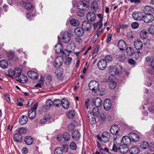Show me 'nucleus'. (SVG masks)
Instances as JSON below:
<instances>
[{"mask_svg":"<svg viewBox=\"0 0 154 154\" xmlns=\"http://www.w3.org/2000/svg\"><path fill=\"white\" fill-rule=\"evenodd\" d=\"M89 89L96 93L99 91L98 89L99 84L97 81L92 80L90 82L88 85Z\"/></svg>","mask_w":154,"mask_h":154,"instance_id":"1","label":"nucleus"},{"mask_svg":"<svg viewBox=\"0 0 154 154\" xmlns=\"http://www.w3.org/2000/svg\"><path fill=\"white\" fill-rule=\"evenodd\" d=\"M110 136L109 134L106 131H105L103 133L101 137L97 136V137L100 141L102 140L104 143H106L109 141Z\"/></svg>","mask_w":154,"mask_h":154,"instance_id":"2","label":"nucleus"},{"mask_svg":"<svg viewBox=\"0 0 154 154\" xmlns=\"http://www.w3.org/2000/svg\"><path fill=\"white\" fill-rule=\"evenodd\" d=\"M38 104L37 103L34 104L31 110L28 112V116L29 119H33L35 118L36 116L35 110L37 109Z\"/></svg>","mask_w":154,"mask_h":154,"instance_id":"3","label":"nucleus"},{"mask_svg":"<svg viewBox=\"0 0 154 154\" xmlns=\"http://www.w3.org/2000/svg\"><path fill=\"white\" fill-rule=\"evenodd\" d=\"M109 73L111 75H120V71L117 67L115 66L110 67L109 69Z\"/></svg>","mask_w":154,"mask_h":154,"instance_id":"4","label":"nucleus"},{"mask_svg":"<svg viewBox=\"0 0 154 154\" xmlns=\"http://www.w3.org/2000/svg\"><path fill=\"white\" fill-rule=\"evenodd\" d=\"M153 16L151 14H146L143 15L142 20L145 23H149L154 20Z\"/></svg>","mask_w":154,"mask_h":154,"instance_id":"5","label":"nucleus"},{"mask_svg":"<svg viewBox=\"0 0 154 154\" xmlns=\"http://www.w3.org/2000/svg\"><path fill=\"white\" fill-rule=\"evenodd\" d=\"M133 18L136 20L140 21L143 19V15L140 12H134L132 14Z\"/></svg>","mask_w":154,"mask_h":154,"instance_id":"6","label":"nucleus"},{"mask_svg":"<svg viewBox=\"0 0 154 154\" xmlns=\"http://www.w3.org/2000/svg\"><path fill=\"white\" fill-rule=\"evenodd\" d=\"M77 7L79 9L81 10H87L89 8V5L82 1H80L78 3Z\"/></svg>","mask_w":154,"mask_h":154,"instance_id":"7","label":"nucleus"},{"mask_svg":"<svg viewBox=\"0 0 154 154\" xmlns=\"http://www.w3.org/2000/svg\"><path fill=\"white\" fill-rule=\"evenodd\" d=\"M97 65L100 69L103 70L106 67L107 63L104 59H101L98 61Z\"/></svg>","mask_w":154,"mask_h":154,"instance_id":"8","label":"nucleus"},{"mask_svg":"<svg viewBox=\"0 0 154 154\" xmlns=\"http://www.w3.org/2000/svg\"><path fill=\"white\" fill-rule=\"evenodd\" d=\"M63 62L62 57L60 56H58L54 60V65L56 67L60 66L62 64Z\"/></svg>","mask_w":154,"mask_h":154,"instance_id":"9","label":"nucleus"},{"mask_svg":"<svg viewBox=\"0 0 154 154\" xmlns=\"http://www.w3.org/2000/svg\"><path fill=\"white\" fill-rule=\"evenodd\" d=\"M104 109L106 111L110 110L111 107V103L110 100L108 99H106L103 103Z\"/></svg>","mask_w":154,"mask_h":154,"instance_id":"10","label":"nucleus"},{"mask_svg":"<svg viewBox=\"0 0 154 154\" xmlns=\"http://www.w3.org/2000/svg\"><path fill=\"white\" fill-rule=\"evenodd\" d=\"M114 144L113 146L112 149L115 152H117L118 150V146L120 144L119 141H121V140H119V138H117V137H114L113 138Z\"/></svg>","mask_w":154,"mask_h":154,"instance_id":"11","label":"nucleus"},{"mask_svg":"<svg viewBox=\"0 0 154 154\" xmlns=\"http://www.w3.org/2000/svg\"><path fill=\"white\" fill-rule=\"evenodd\" d=\"M134 48L138 50L141 49L143 46L142 42L139 39L135 40L134 42Z\"/></svg>","mask_w":154,"mask_h":154,"instance_id":"12","label":"nucleus"},{"mask_svg":"<svg viewBox=\"0 0 154 154\" xmlns=\"http://www.w3.org/2000/svg\"><path fill=\"white\" fill-rule=\"evenodd\" d=\"M119 140H121V141H119L120 143L122 142L124 145L127 146L129 144L131 141L129 136V137L124 136L122 137V139H120Z\"/></svg>","mask_w":154,"mask_h":154,"instance_id":"13","label":"nucleus"},{"mask_svg":"<svg viewBox=\"0 0 154 154\" xmlns=\"http://www.w3.org/2000/svg\"><path fill=\"white\" fill-rule=\"evenodd\" d=\"M70 35L67 32H65L62 36L63 42L65 43L68 42L70 39Z\"/></svg>","mask_w":154,"mask_h":154,"instance_id":"14","label":"nucleus"},{"mask_svg":"<svg viewBox=\"0 0 154 154\" xmlns=\"http://www.w3.org/2000/svg\"><path fill=\"white\" fill-rule=\"evenodd\" d=\"M55 51L57 53H62L64 54H66L65 50L63 51L62 45L60 43H57L55 46Z\"/></svg>","mask_w":154,"mask_h":154,"instance_id":"15","label":"nucleus"},{"mask_svg":"<svg viewBox=\"0 0 154 154\" xmlns=\"http://www.w3.org/2000/svg\"><path fill=\"white\" fill-rule=\"evenodd\" d=\"M74 32L77 36L80 37L83 35L84 31L83 28L78 27L75 29Z\"/></svg>","mask_w":154,"mask_h":154,"instance_id":"16","label":"nucleus"},{"mask_svg":"<svg viewBox=\"0 0 154 154\" xmlns=\"http://www.w3.org/2000/svg\"><path fill=\"white\" fill-rule=\"evenodd\" d=\"M118 47L120 50H124L126 48V44L124 40H119L118 42Z\"/></svg>","mask_w":154,"mask_h":154,"instance_id":"17","label":"nucleus"},{"mask_svg":"<svg viewBox=\"0 0 154 154\" xmlns=\"http://www.w3.org/2000/svg\"><path fill=\"white\" fill-rule=\"evenodd\" d=\"M86 17L88 20L93 21L96 18V14L93 12H88L86 15Z\"/></svg>","mask_w":154,"mask_h":154,"instance_id":"18","label":"nucleus"},{"mask_svg":"<svg viewBox=\"0 0 154 154\" xmlns=\"http://www.w3.org/2000/svg\"><path fill=\"white\" fill-rule=\"evenodd\" d=\"M92 103L97 107H100L102 104V100L100 98L96 97L92 100Z\"/></svg>","mask_w":154,"mask_h":154,"instance_id":"19","label":"nucleus"},{"mask_svg":"<svg viewBox=\"0 0 154 154\" xmlns=\"http://www.w3.org/2000/svg\"><path fill=\"white\" fill-rule=\"evenodd\" d=\"M128 150L127 146L125 145H121L118 148L119 152L122 153H125L127 152Z\"/></svg>","mask_w":154,"mask_h":154,"instance_id":"20","label":"nucleus"},{"mask_svg":"<svg viewBox=\"0 0 154 154\" xmlns=\"http://www.w3.org/2000/svg\"><path fill=\"white\" fill-rule=\"evenodd\" d=\"M119 130V128L117 125L114 124L111 127L110 132L112 134H115L117 133Z\"/></svg>","mask_w":154,"mask_h":154,"instance_id":"21","label":"nucleus"},{"mask_svg":"<svg viewBox=\"0 0 154 154\" xmlns=\"http://www.w3.org/2000/svg\"><path fill=\"white\" fill-rule=\"evenodd\" d=\"M61 105L64 109H67L69 107V103L67 99L63 98L61 101Z\"/></svg>","mask_w":154,"mask_h":154,"instance_id":"22","label":"nucleus"},{"mask_svg":"<svg viewBox=\"0 0 154 154\" xmlns=\"http://www.w3.org/2000/svg\"><path fill=\"white\" fill-rule=\"evenodd\" d=\"M17 78L18 82L22 83H26L27 81V77L23 74H21Z\"/></svg>","mask_w":154,"mask_h":154,"instance_id":"23","label":"nucleus"},{"mask_svg":"<svg viewBox=\"0 0 154 154\" xmlns=\"http://www.w3.org/2000/svg\"><path fill=\"white\" fill-rule=\"evenodd\" d=\"M131 141L137 142L139 140L140 137L138 135L134 133H131L129 134Z\"/></svg>","mask_w":154,"mask_h":154,"instance_id":"24","label":"nucleus"},{"mask_svg":"<svg viewBox=\"0 0 154 154\" xmlns=\"http://www.w3.org/2000/svg\"><path fill=\"white\" fill-rule=\"evenodd\" d=\"M28 77L32 79H36L38 77V75L33 71H31L27 72Z\"/></svg>","mask_w":154,"mask_h":154,"instance_id":"25","label":"nucleus"},{"mask_svg":"<svg viewBox=\"0 0 154 154\" xmlns=\"http://www.w3.org/2000/svg\"><path fill=\"white\" fill-rule=\"evenodd\" d=\"M75 49V46L73 43L68 44L67 46L65 51H67L68 53H72L74 51Z\"/></svg>","mask_w":154,"mask_h":154,"instance_id":"26","label":"nucleus"},{"mask_svg":"<svg viewBox=\"0 0 154 154\" xmlns=\"http://www.w3.org/2000/svg\"><path fill=\"white\" fill-rule=\"evenodd\" d=\"M28 120L27 117L26 116L23 115L19 119V122L21 125L26 124Z\"/></svg>","mask_w":154,"mask_h":154,"instance_id":"27","label":"nucleus"},{"mask_svg":"<svg viewBox=\"0 0 154 154\" xmlns=\"http://www.w3.org/2000/svg\"><path fill=\"white\" fill-rule=\"evenodd\" d=\"M82 28L84 29L87 31L89 30L91 28V25L87 21H85L82 23Z\"/></svg>","mask_w":154,"mask_h":154,"instance_id":"28","label":"nucleus"},{"mask_svg":"<svg viewBox=\"0 0 154 154\" xmlns=\"http://www.w3.org/2000/svg\"><path fill=\"white\" fill-rule=\"evenodd\" d=\"M72 138L75 140H78L80 137V134L78 130L74 131L72 134Z\"/></svg>","mask_w":154,"mask_h":154,"instance_id":"29","label":"nucleus"},{"mask_svg":"<svg viewBox=\"0 0 154 154\" xmlns=\"http://www.w3.org/2000/svg\"><path fill=\"white\" fill-rule=\"evenodd\" d=\"M130 154H139L140 152V149L137 147H131L129 150Z\"/></svg>","mask_w":154,"mask_h":154,"instance_id":"30","label":"nucleus"},{"mask_svg":"<svg viewBox=\"0 0 154 154\" xmlns=\"http://www.w3.org/2000/svg\"><path fill=\"white\" fill-rule=\"evenodd\" d=\"M22 136L20 134H15L14 135V140L17 142H20L21 141H22Z\"/></svg>","mask_w":154,"mask_h":154,"instance_id":"31","label":"nucleus"},{"mask_svg":"<svg viewBox=\"0 0 154 154\" xmlns=\"http://www.w3.org/2000/svg\"><path fill=\"white\" fill-rule=\"evenodd\" d=\"M143 11L146 14H151L153 11V8L150 6H146L144 8Z\"/></svg>","mask_w":154,"mask_h":154,"instance_id":"32","label":"nucleus"},{"mask_svg":"<svg viewBox=\"0 0 154 154\" xmlns=\"http://www.w3.org/2000/svg\"><path fill=\"white\" fill-rule=\"evenodd\" d=\"M95 116L92 115L91 113H90L88 114V117L90 123L93 125L96 122V119L94 117Z\"/></svg>","mask_w":154,"mask_h":154,"instance_id":"33","label":"nucleus"},{"mask_svg":"<svg viewBox=\"0 0 154 154\" xmlns=\"http://www.w3.org/2000/svg\"><path fill=\"white\" fill-rule=\"evenodd\" d=\"M24 141L28 145H31L33 142V139L31 136H26L25 138Z\"/></svg>","mask_w":154,"mask_h":154,"instance_id":"34","label":"nucleus"},{"mask_svg":"<svg viewBox=\"0 0 154 154\" xmlns=\"http://www.w3.org/2000/svg\"><path fill=\"white\" fill-rule=\"evenodd\" d=\"M116 57L117 60L120 61H124L126 59L125 55L122 54L118 55Z\"/></svg>","mask_w":154,"mask_h":154,"instance_id":"35","label":"nucleus"},{"mask_svg":"<svg viewBox=\"0 0 154 154\" xmlns=\"http://www.w3.org/2000/svg\"><path fill=\"white\" fill-rule=\"evenodd\" d=\"M8 65V62L4 60H2L0 61V66L3 69L6 68Z\"/></svg>","mask_w":154,"mask_h":154,"instance_id":"36","label":"nucleus"},{"mask_svg":"<svg viewBox=\"0 0 154 154\" xmlns=\"http://www.w3.org/2000/svg\"><path fill=\"white\" fill-rule=\"evenodd\" d=\"M106 116L103 113H100L98 117V120L101 123H103L106 120Z\"/></svg>","mask_w":154,"mask_h":154,"instance_id":"37","label":"nucleus"},{"mask_svg":"<svg viewBox=\"0 0 154 154\" xmlns=\"http://www.w3.org/2000/svg\"><path fill=\"white\" fill-rule=\"evenodd\" d=\"M140 147L144 149H145L149 146V144L148 142L146 141H143L140 144Z\"/></svg>","mask_w":154,"mask_h":154,"instance_id":"38","label":"nucleus"},{"mask_svg":"<svg viewBox=\"0 0 154 154\" xmlns=\"http://www.w3.org/2000/svg\"><path fill=\"white\" fill-rule=\"evenodd\" d=\"M148 32L145 30H143L140 33L141 37L143 38H146L148 37Z\"/></svg>","mask_w":154,"mask_h":154,"instance_id":"39","label":"nucleus"},{"mask_svg":"<svg viewBox=\"0 0 154 154\" xmlns=\"http://www.w3.org/2000/svg\"><path fill=\"white\" fill-rule=\"evenodd\" d=\"M63 150L61 147L56 148L54 150V154H63Z\"/></svg>","mask_w":154,"mask_h":154,"instance_id":"40","label":"nucleus"},{"mask_svg":"<svg viewBox=\"0 0 154 154\" xmlns=\"http://www.w3.org/2000/svg\"><path fill=\"white\" fill-rule=\"evenodd\" d=\"M99 28L96 30L97 32L102 33L103 32V22L102 19H101L99 21Z\"/></svg>","mask_w":154,"mask_h":154,"instance_id":"41","label":"nucleus"},{"mask_svg":"<svg viewBox=\"0 0 154 154\" xmlns=\"http://www.w3.org/2000/svg\"><path fill=\"white\" fill-rule=\"evenodd\" d=\"M63 138L65 141H68L70 139V136L68 133L65 132L63 134Z\"/></svg>","mask_w":154,"mask_h":154,"instance_id":"42","label":"nucleus"},{"mask_svg":"<svg viewBox=\"0 0 154 154\" xmlns=\"http://www.w3.org/2000/svg\"><path fill=\"white\" fill-rule=\"evenodd\" d=\"M70 24L73 26H77L79 25V22L76 20L72 19L70 21Z\"/></svg>","mask_w":154,"mask_h":154,"instance_id":"43","label":"nucleus"},{"mask_svg":"<svg viewBox=\"0 0 154 154\" xmlns=\"http://www.w3.org/2000/svg\"><path fill=\"white\" fill-rule=\"evenodd\" d=\"M53 105L56 107H59L61 105V101L59 99H55L53 101Z\"/></svg>","mask_w":154,"mask_h":154,"instance_id":"44","label":"nucleus"},{"mask_svg":"<svg viewBox=\"0 0 154 154\" xmlns=\"http://www.w3.org/2000/svg\"><path fill=\"white\" fill-rule=\"evenodd\" d=\"M63 72L61 69H56L55 72V75L57 77H59L61 76Z\"/></svg>","mask_w":154,"mask_h":154,"instance_id":"45","label":"nucleus"},{"mask_svg":"<svg viewBox=\"0 0 154 154\" xmlns=\"http://www.w3.org/2000/svg\"><path fill=\"white\" fill-rule=\"evenodd\" d=\"M92 111L93 115L95 116H98L100 114L99 109L97 107L94 108Z\"/></svg>","mask_w":154,"mask_h":154,"instance_id":"46","label":"nucleus"},{"mask_svg":"<svg viewBox=\"0 0 154 154\" xmlns=\"http://www.w3.org/2000/svg\"><path fill=\"white\" fill-rule=\"evenodd\" d=\"M126 52L128 55L131 56L134 53V51L133 49L131 47H128L126 49Z\"/></svg>","mask_w":154,"mask_h":154,"instance_id":"47","label":"nucleus"},{"mask_svg":"<svg viewBox=\"0 0 154 154\" xmlns=\"http://www.w3.org/2000/svg\"><path fill=\"white\" fill-rule=\"evenodd\" d=\"M14 74L15 77L17 78L21 74V70L19 68H16L14 70Z\"/></svg>","mask_w":154,"mask_h":154,"instance_id":"48","label":"nucleus"},{"mask_svg":"<svg viewBox=\"0 0 154 154\" xmlns=\"http://www.w3.org/2000/svg\"><path fill=\"white\" fill-rule=\"evenodd\" d=\"M44 81L46 83H49L51 80V77L49 75H47L43 78Z\"/></svg>","mask_w":154,"mask_h":154,"instance_id":"49","label":"nucleus"},{"mask_svg":"<svg viewBox=\"0 0 154 154\" xmlns=\"http://www.w3.org/2000/svg\"><path fill=\"white\" fill-rule=\"evenodd\" d=\"M98 7V5L96 2H93L91 5V8L92 9L96 10Z\"/></svg>","mask_w":154,"mask_h":154,"instance_id":"50","label":"nucleus"},{"mask_svg":"<svg viewBox=\"0 0 154 154\" xmlns=\"http://www.w3.org/2000/svg\"><path fill=\"white\" fill-rule=\"evenodd\" d=\"M75 112L73 110H71L68 112L67 114V116L69 118L72 119L74 116Z\"/></svg>","mask_w":154,"mask_h":154,"instance_id":"51","label":"nucleus"},{"mask_svg":"<svg viewBox=\"0 0 154 154\" xmlns=\"http://www.w3.org/2000/svg\"><path fill=\"white\" fill-rule=\"evenodd\" d=\"M27 10L33 9L34 6L32 3H27L25 6Z\"/></svg>","mask_w":154,"mask_h":154,"instance_id":"52","label":"nucleus"},{"mask_svg":"<svg viewBox=\"0 0 154 154\" xmlns=\"http://www.w3.org/2000/svg\"><path fill=\"white\" fill-rule=\"evenodd\" d=\"M53 105V102L51 99H49L47 100L46 101V106L48 108L51 107Z\"/></svg>","mask_w":154,"mask_h":154,"instance_id":"53","label":"nucleus"},{"mask_svg":"<svg viewBox=\"0 0 154 154\" xmlns=\"http://www.w3.org/2000/svg\"><path fill=\"white\" fill-rule=\"evenodd\" d=\"M116 85V83L114 81H111L109 84V86L110 88L113 89L114 88Z\"/></svg>","mask_w":154,"mask_h":154,"instance_id":"54","label":"nucleus"},{"mask_svg":"<svg viewBox=\"0 0 154 154\" xmlns=\"http://www.w3.org/2000/svg\"><path fill=\"white\" fill-rule=\"evenodd\" d=\"M106 61V62H110L112 60V56L109 55H106L104 59Z\"/></svg>","mask_w":154,"mask_h":154,"instance_id":"55","label":"nucleus"},{"mask_svg":"<svg viewBox=\"0 0 154 154\" xmlns=\"http://www.w3.org/2000/svg\"><path fill=\"white\" fill-rule=\"evenodd\" d=\"M72 61V58L71 57H68L66 59L65 63L66 66L69 65Z\"/></svg>","mask_w":154,"mask_h":154,"instance_id":"56","label":"nucleus"},{"mask_svg":"<svg viewBox=\"0 0 154 154\" xmlns=\"http://www.w3.org/2000/svg\"><path fill=\"white\" fill-rule=\"evenodd\" d=\"M26 131V129L24 128H19L18 130V132L20 134H25Z\"/></svg>","mask_w":154,"mask_h":154,"instance_id":"57","label":"nucleus"},{"mask_svg":"<svg viewBox=\"0 0 154 154\" xmlns=\"http://www.w3.org/2000/svg\"><path fill=\"white\" fill-rule=\"evenodd\" d=\"M148 32L151 34H154V26H151L148 29Z\"/></svg>","mask_w":154,"mask_h":154,"instance_id":"58","label":"nucleus"},{"mask_svg":"<svg viewBox=\"0 0 154 154\" xmlns=\"http://www.w3.org/2000/svg\"><path fill=\"white\" fill-rule=\"evenodd\" d=\"M131 26L133 29H136L138 27L139 24L137 22H134L131 24Z\"/></svg>","mask_w":154,"mask_h":154,"instance_id":"59","label":"nucleus"},{"mask_svg":"<svg viewBox=\"0 0 154 154\" xmlns=\"http://www.w3.org/2000/svg\"><path fill=\"white\" fill-rule=\"evenodd\" d=\"M8 75L10 77L12 78L15 76L14 71L11 69H10L8 71Z\"/></svg>","mask_w":154,"mask_h":154,"instance_id":"60","label":"nucleus"},{"mask_svg":"<svg viewBox=\"0 0 154 154\" xmlns=\"http://www.w3.org/2000/svg\"><path fill=\"white\" fill-rule=\"evenodd\" d=\"M70 146L71 149L73 150L76 149V144L74 142H72L70 143Z\"/></svg>","mask_w":154,"mask_h":154,"instance_id":"61","label":"nucleus"},{"mask_svg":"<svg viewBox=\"0 0 154 154\" xmlns=\"http://www.w3.org/2000/svg\"><path fill=\"white\" fill-rule=\"evenodd\" d=\"M100 152L103 154H106L107 152L109 151V149L107 148H104V149L102 148V149H100Z\"/></svg>","mask_w":154,"mask_h":154,"instance_id":"62","label":"nucleus"},{"mask_svg":"<svg viewBox=\"0 0 154 154\" xmlns=\"http://www.w3.org/2000/svg\"><path fill=\"white\" fill-rule=\"evenodd\" d=\"M148 147L151 152L154 151V143H150Z\"/></svg>","mask_w":154,"mask_h":154,"instance_id":"63","label":"nucleus"},{"mask_svg":"<svg viewBox=\"0 0 154 154\" xmlns=\"http://www.w3.org/2000/svg\"><path fill=\"white\" fill-rule=\"evenodd\" d=\"M112 35L111 34H109L106 38V41L107 43H109L111 41L112 37Z\"/></svg>","mask_w":154,"mask_h":154,"instance_id":"64","label":"nucleus"}]
</instances>
